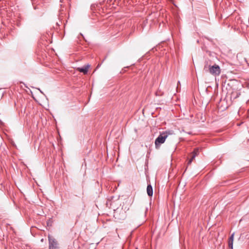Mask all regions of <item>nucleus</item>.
Listing matches in <instances>:
<instances>
[{
  "mask_svg": "<svg viewBox=\"0 0 249 249\" xmlns=\"http://www.w3.org/2000/svg\"><path fill=\"white\" fill-rule=\"evenodd\" d=\"M174 134H175V133L174 131L172 130H168L160 133L155 141L156 148L157 149L159 148L160 144L163 143L165 142V140L168 137V136Z\"/></svg>",
  "mask_w": 249,
  "mask_h": 249,
  "instance_id": "obj_1",
  "label": "nucleus"
},
{
  "mask_svg": "<svg viewBox=\"0 0 249 249\" xmlns=\"http://www.w3.org/2000/svg\"><path fill=\"white\" fill-rule=\"evenodd\" d=\"M204 70L207 72H210L211 74L215 76L219 75L221 72V69L218 65L214 64L211 66L209 65L208 62H205Z\"/></svg>",
  "mask_w": 249,
  "mask_h": 249,
  "instance_id": "obj_2",
  "label": "nucleus"
},
{
  "mask_svg": "<svg viewBox=\"0 0 249 249\" xmlns=\"http://www.w3.org/2000/svg\"><path fill=\"white\" fill-rule=\"evenodd\" d=\"M49 249H59L57 241L53 237L49 236Z\"/></svg>",
  "mask_w": 249,
  "mask_h": 249,
  "instance_id": "obj_3",
  "label": "nucleus"
},
{
  "mask_svg": "<svg viewBox=\"0 0 249 249\" xmlns=\"http://www.w3.org/2000/svg\"><path fill=\"white\" fill-rule=\"evenodd\" d=\"M89 67H90V65L88 64L83 67L78 68L77 70L81 72H83L84 74H86L88 72V69L89 68Z\"/></svg>",
  "mask_w": 249,
  "mask_h": 249,
  "instance_id": "obj_4",
  "label": "nucleus"
},
{
  "mask_svg": "<svg viewBox=\"0 0 249 249\" xmlns=\"http://www.w3.org/2000/svg\"><path fill=\"white\" fill-rule=\"evenodd\" d=\"M234 233H233L229 239V247L231 249H233V242Z\"/></svg>",
  "mask_w": 249,
  "mask_h": 249,
  "instance_id": "obj_5",
  "label": "nucleus"
},
{
  "mask_svg": "<svg viewBox=\"0 0 249 249\" xmlns=\"http://www.w3.org/2000/svg\"><path fill=\"white\" fill-rule=\"evenodd\" d=\"M146 191L147 195L149 196H152L153 195V188L150 184H148L147 186Z\"/></svg>",
  "mask_w": 249,
  "mask_h": 249,
  "instance_id": "obj_6",
  "label": "nucleus"
},
{
  "mask_svg": "<svg viewBox=\"0 0 249 249\" xmlns=\"http://www.w3.org/2000/svg\"><path fill=\"white\" fill-rule=\"evenodd\" d=\"M199 152V149L198 148H195L193 152L191 153V155H195L196 156H197Z\"/></svg>",
  "mask_w": 249,
  "mask_h": 249,
  "instance_id": "obj_7",
  "label": "nucleus"
},
{
  "mask_svg": "<svg viewBox=\"0 0 249 249\" xmlns=\"http://www.w3.org/2000/svg\"><path fill=\"white\" fill-rule=\"evenodd\" d=\"M196 156L195 155H191V159L188 160V165H190L191 164L192 162L193 161V160L195 159V158H196Z\"/></svg>",
  "mask_w": 249,
  "mask_h": 249,
  "instance_id": "obj_8",
  "label": "nucleus"
}]
</instances>
